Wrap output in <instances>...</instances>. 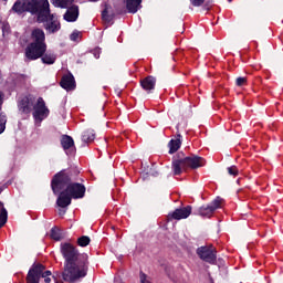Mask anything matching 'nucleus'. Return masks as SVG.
I'll list each match as a JSON object with an SVG mask.
<instances>
[{"instance_id":"1","label":"nucleus","mask_w":283,"mask_h":283,"mask_svg":"<svg viewBox=\"0 0 283 283\" xmlns=\"http://www.w3.org/2000/svg\"><path fill=\"white\" fill-rule=\"evenodd\" d=\"M54 193H60L56 205L61 209L72 205V198H83L85 196V186L81 184H70V176L61 171L54 176L51 185Z\"/></svg>"},{"instance_id":"2","label":"nucleus","mask_w":283,"mask_h":283,"mask_svg":"<svg viewBox=\"0 0 283 283\" xmlns=\"http://www.w3.org/2000/svg\"><path fill=\"white\" fill-rule=\"evenodd\" d=\"M62 255L66 260L64 271L62 273L64 282H78L81 277L87 275V268L85 266V260L78 254L76 249L70 243L62 244Z\"/></svg>"},{"instance_id":"3","label":"nucleus","mask_w":283,"mask_h":283,"mask_svg":"<svg viewBox=\"0 0 283 283\" xmlns=\"http://www.w3.org/2000/svg\"><path fill=\"white\" fill-rule=\"evenodd\" d=\"M50 8V2L48 0H18L12 10L17 14H23V12H31V14H38V21H43L48 10Z\"/></svg>"},{"instance_id":"4","label":"nucleus","mask_w":283,"mask_h":283,"mask_svg":"<svg viewBox=\"0 0 283 283\" xmlns=\"http://www.w3.org/2000/svg\"><path fill=\"white\" fill-rule=\"evenodd\" d=\"M32 41L33 42L25 49V56L29 61H36V59H41L48 50V45L45 44V32L41 29L33 30Z\"/></svg>"},{"instance_id":"5","label":"nucleus","mask_w":283,"mask_h":283,"mask_svg":"<svg viewBox=\"0 0 283 283\" xmlns=\"http://www.w3.org/2000/svg\"><path fill=\"white\" fill-rule=\"evenodd\" d=\"M205 165V160L198 156H190L184 159H175L172 161V170L175 176H180L186 169H198V167H202Z\"/></svg>"},{"instance_id":"6","label":"nucleus","mask_w":283,"mask_h":283,"mask_svg":"<svg viewBox=\"0 0 283 283\" xmlns=\"http://www.w3.org/2000/svg\"><path fill=\"white\" fill-rule=\"evenodd\" d=\"M52 272L45 271V266L43 264H33V266L29 270V273L27 275V283H39V280L41 277L44 279L45 283L52 282Z\"/></svg>"},{"instance_id":"7","label":"nucleus","mask_w":283,"mask_h":283,"mask_svg":"<svg viewBox=\"0 0 283 283\" xmlns=\"http://www.w3.org/2000/svg\"><path fill=\"white\" fill-rule=\"evenodd\" d=\"M48 116H50V109H48V106H45V101L40 97L33 106V118L35 123L41 125V123H43Z\"/></svg>"},{"instance_id":"8","label":"nucleus","mask_w":283,"mask_h":283,"mask_svg":"<svg viewBox=\"0 0 283 283\" xmlns=\"http://www.w3.org/2000/svg\"><path fill=\"white\" fill-rule=\"evenodd\" d=\"M46 10L45 19L39 20L40 22L45 21V30L49 34H54L61 30V22L56 19L55 14L50 13V7L44 8Z\"/></svg>"},{"instance_id":"9","label":"nucleus","mask_w":283,"mask_h":283,"mask_svg":"<svg viewBox=\"0 0 283 283\" xmlns=\"http://www.w3.org/2000/svg\"><path fill=\"white\" fill-rule=\"evenodd\" d=\"M222 198L217 197L211 203L210 206H202L199 209V216H202L203 218H211V216H213V211H216L217 209H220L222 207Z\"/></svg>"},{"instance_id":"10","label":"nucleus","mask_w":283,"mask_h":283,"mask_svg":"<svg viewBox=\"0 0 283 283\" xmlns=\"http://www.w3.org/2000/svg\"><path fill=\"white\" fill-rule=\"evenodd\" d=\"M197 253L201 260L213 264L216 262V249L213 247H201L197 250Z\"/></svg>"},{"instance_id":"11","label":"nucleus","mask_w":283,"mask_h":283,"mask_svg":"<svg viewBox=\"0 0 283 283\" xmlns=\"http://www.w3.org/2000/svg\"><path fill=\"white\" fill-rule=\"evenodd\" d=\"M189 216H191V206L176 209L174 212L168 214V218L169 220H186Z\"/></svg>"},{"instance_id":"12","label":"nucleus","mask_w":283,"mask_h":283,"mask_svg":"<svg viewBox=\"0 0 283 283\" xmlns=\"http://www.w3.org/2000/svg\"><path fill=\"white\" fill-rule=\"evenodd\" d=\"M61 145H62L65 154L72 155V154L76 153V146L74 145V139L71 136H69V135L62 136Z\"/></svg>"},{"instance_id":"13","label":"nucleus","mask_w":283,"mask_h":283,"mask_svg":"<svg viewBox=\"0 0 283 283\" xmlns=\"http://www.w3.org/2000/svg\"><path fill=\"white\" fill-rule=\"evenodd\" d=\"M63 19L67 23H74L78 19V6H71L64 13Z\"/></svg>"},{"instance_id":"14","label":"nucleus","mask_w":283,"mask_h":283,"mask_svg":"<svg viewBox=\"0 0 283 283\" xmlns=\"http://www.w3.org/2000/svg\"><path fill=\"white\" fill-rule=\"evenodd\" d=\"M61 87H63V90H66V92L74 90L76 87L74 75L72 74L64 75L61 81Z\"/></svg>"},{"instance_id":"15","label":"nucleus","mask_w":283,"mask_h":283,"mask_svg":"<svg viewBox=\"0 0 283 283\" xmlns=\"http://www.w3.org/2000/svg\"><path fill=\"white\" fill-rule=\"evenodd\" d=\"M140 85L146 92H151L156 87V77L148 76L140 82Z\"/></svg>"},{"instance_id":"16","label":"nucleus","mask_w":283,"mask_h":283,"mask_svg":"<svg viewBox=\"0 0 283 283\" xmlns=\"http://www.w3.org/2000/svg\"><path fill=\"white\" fill-rule=\"evenodd\" d=\"M142 2L143 0H126V8L128 12H130L132 14H136V12H138V10L140 9Z\"/></svg>"},{"instance_id":"17","label":"nucleus","mask_w":283,"mask_h":283,"mask_svg":"<svg viewBox=\"0 0 283 283\" xmlns=\"http://www.w3.org/2000/svg\"><path fill=\"white\" fill-rule=\"evenodd\" d=\"M181 136L177 135L175 139H171L168 144L169 154H176L178 149H180V145H182Z\"/></svg>"},{"instance_id":"18","label":"nucleus","mask_w":283,"mask_h":283,"mask_svg":"<svg viewBox=\"0 0 283 283\" xmlns=\"http://www.w3.org/2000/svg\"><path fill=\"white\" fill-rule=\"evenodd\" d=\"M56 61V54L53 52L48 51L46 53L42 54V63H45L46 65H53V63Z\"/></svg>"},{"instance_id":"19","label":"nucleus","mask_w":283,"mask_h":283,"mask_svg":"<svg viewBox=\"0 0 283 283\" xmlns=\"http://www.w3.org/2000/svg\"><path fill=\"white\" fill-rule=\"evenodd\" d=\"M55 8L65 9L74 3V0H51Z\"/></svg>"},{"instance_id":"20","label":"nucleus","mask_w":283,"mask_h":283,"mask_svg":"<svg viewBox=\"0 0 283 283\" xmlns=\"http://www.w3.org/2000/svg\"><path fill=\"white\" fill-rule=\"evenodd\" d=\"M8 222V210L3 207V203L0 202V229Z\"/></svg>"},{"instance_id":"21","label":"nucleus","mask_w":283,"mask_h":283,"mask_svg":"<svg viewBox=\"0 0 283 283\" xmlns=\"http://www.w3.org/2000/svg\"><path fill=\"white\" fill-rule=\"evenodd\" d=\"M95 138L96 135L94 134V130H86L82 136V140L84 143H92V140H94Z\"/></svg>"},{"instance_id":"22","label":"nucleus","mask_w":283,"mask_h":283,"mask_svg":"<svg viewBox=\"0 0 283 283\" xmlns=\"http://www.w3.org/2000/svg\"><path fill=\"white\" fill-rule=\"evenodd\" d=\"M20 109L24 113V114H30V99L29 98H24L22 101V103L20 104Z\"/></svg>"},{"instance_id":"23","label":"nucleus","mask_w":283,"mask_h":283,"mask_svg":"<svg viewBox=\"0 0 283 283\" xmlns=\"http://www.w3.org/2000/svg\"><path fill=\"white\" fill-rule=\"evenodd\" d=\"M51 238L52 240H61L62 235H61V230L59 228H52L51 229Z\"/></svg>"},{"instance_id":"24","label":"nucleus","mask_w":283,"mask_h":283,"mask_svg":"<svg viewBox=\"0 0 283 283\" xmlns=\"http://www.w3.org/2000/svg\"><path fill=\"white\" fill-rule=\"evenodd\" d=\"M6 123H8V118L3 113L0 114V134H3L6 132Z\"/></svg>"},{"instance_id":"25","label":"nucleus","mask_w":283,"mask_h":283,"mask_svg":"<svg viewBox=\"0 0 283 283\" xmlns=\"http://www.w3.org/2000/svg\"><path fill=\"white\" fill-rule=\"evenodd\" d=\"M90 241H91L90 237L83 235L77 239V244H78V247H87V244H90Z\"/></svg>"},{"instance_id":"26","label":"nucleus","mask_w":283,"mask_h":283,"mask_svg":"<svg viewBox=\"0 0 283 283\" xmlns=\"http://www.w3.org/2000/svg\"><path fill=\"white\" fill-rule=\"evenodd\" d=\"M102 18L103 21H105L106 23H112V15H109V11L107 10V8L103 11L102 13Z\"/></svg>"},{"instance_id":"27","label":"nucleus","mask_w":283,"mask_h":283,"mask_svg":"<svg viewBox=\"0 0 283 283\" xmlns=\"http://www.w3.org/2000/svg\"><path fill=\"white\" fill-rule=\"evenodd\" d=\"M139 280L140 283H151V279L143 272L139 274Z\"/></svg>"},{"instance_id":"28","label":"nucleus","mask_w":283,"mask_h":283,"mask_svg":"<svg viewBox=\"0 0 283 283\" xmlns=\"http://www.w3.org/2000/svg\"><path fill=\"white\" fill-rule=\"evenodd\" d=\"M71 41H78V39H81V32L75 31L71 34L70 36Z\"/></svg>"},{"instance_id":"29","label":"nucleus","mask_w":283,"mask_h":283,"mask_svg":"<svg viewBox=\"0 0 283 283\" xmlns=\"http://www.w3.org/2000/svg\"><path fill=\"white\" fill-rule=\"evenodd\" d=\"M228 172L230 176H238V168L235 166H231L228 168Z\"/></svg>"},{"instance_id":"30","label":"nucleus","mask_w":283,"mask_h":283,"mask_svg":"<svg viewBox=\"0 0 283 283\" xmlns=\"http://www.w3.org/2000/svg\"><path fill=\"white\" fill-rule=\"evenodd\" d=\"M247 83V77H238L237 85L240 87Z\"/></svg>"},{"instance_id":"31","label":"nucleus","mask_w":283,"mask_h":283,"mask_svg":"<svg viewBox=\"0 0 283 283\" xmlns=\"http://www.w3.org/2000/svg\"><path fill=\"white\" fill-rule=\"evenodd\" d=\"M190 2H191L195 7H200V6H202V3H205V0H190Z\"/></svg>"},{"instance_id":"32","label":"nucleus","mask_w":283,"mask_h":283,"mask_svg":"<svg viewBox=\"0 0 283 283\" xmlns=\"http://www.w3.org/2000/svg\"><path fill=\"white\" fill-rule=\"evenodd\" d=\"M3 101V93L0 92V103Z\"/></svg>"},{"instance_id":"33","label":"nucleus","mask_w":283,"mask_h":283,"mask_svg":"<svg viewBox=\"0 0 283 283\" xmlns=\"http://www.w3.org/2000/svg\"><path fill=\"white\" fill-rule=\"evenodd\" d=\"M65 210H60V216H64Z\"/></svg>"},{"instance_id":"34","label":"nucleus","mask_w":283,"mask_h":283,"mask_svg":"<svg viewBox=\"0 0 283 283\" xmlns=\"http://www.w3.org/2000/svg\"><path fill=\"white\" fill-rule=\"evenodd\" d=\"M203 213H209V209L203 210Z\"/></svg>"},{"instance_id":"35","label":"nucleus","mask_w":283,"mask_h":283,"mask_svg":"<svg viewBox=\"0 0 283 283\" xmlns=\"http://www.w3.org/2000/svg\"><path fill=\"white\" fill-rule=\"evenodd\" d=\"M52 280H54V282H56V277L52 276Z\"/></svg>"},{"instance_id":"36","label":"nucleus","mask_w":283,"mask_h":283,"mask_svg":"<svg viewBox=\"0 0 283 283\" xmlns=\"http://www.w3.org/2000/svg\"><path fill=\"white\" fill-rule=\"evenodd\" d=\"M95 57H96V59H98V57H99V55L97 54V55H95Z\"/></svg>"}]
</instances>
